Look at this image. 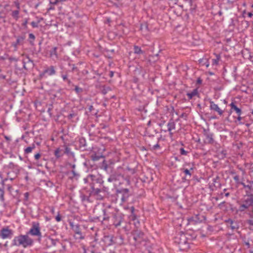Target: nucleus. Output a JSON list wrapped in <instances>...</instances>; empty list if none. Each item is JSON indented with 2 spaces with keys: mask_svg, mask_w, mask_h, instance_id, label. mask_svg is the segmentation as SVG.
I'll use <instances>...</instances> for the list:
<instances>
[{
  "mask_svg": "<svg viewBox=\"0 0 253 253\" xmlns=\"http://www.w3.org/2000/svg\"><path fill=\"white\" fill-rule=\"evenodd\" d=\"M27 234L32 236H36L39 237L40 240L42 238V233L40 231V224L38 222H33L32 226Z\"/></svg>",
  "mask_w": 253,
  "mask_h": 253,
  "instance_id": "nucleus-7",
  "label": "nucleus"
},
{
  "mask_svg": "<svg viewBox=\"0 0 253 253\" xmlns=\"http://www.w3.org/2000/svg\"><path fill=\"white\" fill-rule=\"evenodd\" d=\"M212 64L213 65H217L218 64V59H213L212 60Z\"/></svg>",
  "mask_w": 253,
  "mask_h": 253,
  "instance_id": "nucleus-53",
  "label": "nucleus"
},
{
  "mask_svg": "<svg viewBox=\"0 0 253 253\" xmlns=\"http://www.w3.org/2000/svg\"><path fill=\"white\" fill-rule=\"evenodd\" d=\"M3 185H5L7 189V190L10 192V193H11L12 192V186L9 184H6L5 183V184H4Z\"/></svg>",
  "mask_w": 253,
  "mask_h": 253,
  "instance_id": "nucleus-45",
  "label": "nucleus"
},
{
  "mask_svg": "<svg viewBox=\"0 0 253 253\" xmlns=\"http://www.w3.org/2000/svg\"><path fill=\"white\" fill-rule=\"evenodd\" d=\"M36 148L35 144H32L30 146L28 147L24 150L25 154H29L31 153L33 150Z\"/></svg>",
  "mask_w": 253,
  "mask_h": 253,
  "instance_id": "nucleus-32",
  "label": "nucleus"
},
{
  "mask_svg": "<svg viewBox=\"0 0 253 253\" xmlns=\"http://www.w3.org/2000/svg\"><path fill=\"white\" fill-rule=\"evenodd\" d=\"M113 180H114V178L111 177L108 178V181H109V182H112L113 181Z\"/></svg>",
  "mask_w": 253,
  "mask_h": 253,
  "instance_id": "nucleus-64",
  "label": "nucleus"
},
{
  "mask_svg": "<svg viewBox=\"0 0 253 253\" xmlns=\"http://www.w3.org/2000/svg\"><path fill=\"white\" fill-rule=\"evenodd\" d=\"M198 94V91L197 88L194 89L191 92H188L186 94L189 100L192 99L194 96H195Z\"/></svg>",
  "mask_w": 253,
  "mask_h": 253,
  "instance_id": "nucleus-26",
  "label": "nucleus"
},
{
  "mask_svg": "<svg viewBox=\"0 0 253 253\" xmlns=\"http://www.w3.org/2000/svg\"><path fill=\"white\" fill-rule=\"evenodd\" d=\"M210 106L211 110L216 112L220 116L222 115L223 111L218 107V106L215 104L213 101H210Z\"/></svg>",
  "mask_w": 253,
  "mask_h": 253,
  "instance_id": "nucleus-13",
  "label": "nucleus"
},
{
  "mask_svg": "<svg viewBox=\"0 0 253 253\" xmlns=\"http://www.w3.org/2000/svg\"><path fill=\"white\" fill-rule=\"evenodd\" d=\"M64 147H65V150L63 152V153L66 154L67 155H70L72 153L71 151V149L69 147L65 145Z\"/></svg>",
  "mask_w": 253,
  "mask_h": 253,
  "instance_id": "nucleus-36",
  "label": "nucleus"
},
{
  "mask_svg": "<svg viewBox=\"0 0 253 253\" xmlns=\"http://www.w3.org/2000/svg\"><path fill=\"white\" fill-rule=\"evenodd\" d=\"M91 189V193L92 194L98 195L101 192V189L100 188L97 187L95 188V186H93V187H90Z\"/></svg>",
  "mask_w": 253,
  "mask_h": 253,
  "instance_id": "nucleus-33",
  "label": "nucleus"
},
{
  "mask_svg": "<svg viewBox=\"0 0 253 253\" xmlns=\"http://www.w3.org/2000/svg\"><path fill=\"white\" fill-rule=\"evenodd\" d=\"M225 222L232 230L237 229L239 228L238 223L231 218H228V219L225 220Z\"/></svg>",
  "mask_w": 253,
  "mask_h": 253,
  "instance_id": "nucleus-14",
  "label": "nucleus"
},
{
  "mask_svg": "<svg viewBox=\"0 0 253 253\" xmlns=\"http://www.w3.org/2000/svg\"><path fill=\"white\" fill-rule=\"evenodd\" d=\"M55 9L54 5H50V6L48 8L47 10H53Z\"/></svg>",
  "mask_w": 253,
  "mask_h": 253,
  "instance_id": "nucleus-55",
  "label": "nucleus"
},
{
  "mask_svg": "<svg viewBox=\"0 0 253 253\" xmlns=\"http://www.w3.org/2000/svg\"><path fill=\"white\" fill-rule=\"evenodd\" d=\"M4 191L0 188V201L1 202H3L4 201Z\"/></svg>",
  "mask_w": 253,
  "mask_h": 253,
  "instance_id": "nucleus-37",
  "label": "nucleus"
},
{
  "mask_svg": "<svg viewBox=\"0 0 253 253\" xmlns=\"http://www.w3.org/2000/svg\"><path fill=\"white\" fill-rule=\"evenodd\" d=\"M168 131L170 132L175 128V124L172 120H170L167 124Z\"/></svg>",
  "mask_w": 253,
  "mask_h": 253,
  "instance_id": "nucleus-22",
  "label": "nucleus"
},
{
  "mask_svg": "<svg viewBox=\"0 0 253 253\" xmlns=\"http://www.w3.org/2000/svg\"><path fill=\"white\" fill-rule=\"evenodd\" d=\"M75 116V114L73 113V114H70L68 116V118L69 119H71L72 118H73Z\"/></svg>",
  "mask_w": 253,
  "mask_h": 253,
  "instance_id": "nucleus-56",
  "label": "nucleus"
},
{
  "mask_svg": "<svg viewBox=\"0 0 253 253\" xmlns=\"http://www.w3.org/2000/svg\"><path fill=\"white\" fill-rule=\"evenodd\" d=\"M54 154L56 159H58L61 157L64 153L63 150L61 149L60 148H58L54 151Z\"/></svg>",
  "mask_w": 253,
  "mask_h": 253,
  "instance_id": "nucleus-25",
  "label": "nucleus"
},
{
  "mask_svg": "<svg viewBox=\"0 0 253 253\" xmlns=\"http://www.w3.org/2000/svg\"><path fill=\"white\" fill-rule=\"evenodd\" d=\"M61 77H62L63 80L64 81H67V82L68 84H71V81L70 80L68 79V76H67V75H62Z\"/></svg>",
  "mask_w": 253,
  "mask_h": 253,
  "instance_id": "nucleus-38",
  "label": "nucleus"
},
{
  "mask_svg": "<svg viewBox=\"0 0 253 253\" xmlns=\"http://www.w3.org/2000/svg\"><path fill=\"white\" fill-rule=\"evenodd\" d=\"M174 242L179 245V248L181 250H185L189 248L186 235L183 233H179L174 238Z\"/></svg>",
  "mask_w": 253,
  "mask_h": 253,
  "instance_id": "nucleus-4",
  "label": "nucleus"
},
{
  "mask_svg": "<svg viewBox=\"0 0 253 253\" xmlns=\"http://www.w3.org/2000/svg\"><path fill=\"white\" fill-rule=\"evenodd\" d=\"M118 193L122 194L121 201L123 202H125L129 197V190L127 188L122 189L117 191Z\"/></svg>",
  "mask_w": 253,
  "mask_h": 253,
  "instance_id": "nucleus-12",
  "label": "nucleus"
},
{
  "mask_svg": "<svg viewBox=\"0 0 253 253\" xmlns=\"http://www.w3.org/2000/svg\"><path fill=\"white\" fill-rule=\"evenodd\" d=\"M204 135L205 137V139L204 140V143L205 144H213L214 140L213 139V133L210 132L209 130L204 129Z\"/></svg>",
  "mask_w": 253,
  "mask_h": 253,
  "instance_id": "nucleus-10",
  "label": "nucleus"
},
{
  "mask_svg": "<svg viewBox=\"0 0 253 253\" xmlns=\"http://www.w3.org/2000/svg\"><path fill=\"white\" fill-rule=\"evenodd\" d=\"M231 173L234 174V175L233 176V178L237 186H238L239 185H241V183H243V181L240 180L239 176L238 175L235 174V173L234 172H232Z\"/></svg>",
  "mask_w": 253,
  "mask_h": 253,
  "instance_id": "nucleus-27",
  "label": "nucleus"
},
{
  "mask_svg": "<svg viewBox=\"0 0 253 253\" xmlns=\"http://www.w3.org/2000/svg\"><path fill=\"white\" fill-rule=\"evenodd\" d=\"M94 218L99 221H108L110 216L107 210L104 209L95 208L93 211Z\"/></svg>",
  "mask_w": 253,
  "mask_h": 253,
  "instance_id": "nucleus-3",
  "label": "nucleus"
},
{
  "mask_svg": "<svg viewBox=\"0 0 253 253\" xmlns=\"http://www.w3.org/2000/svg\"><path fill=\"white\" fill-rule=\"evenodd\" d=\"M202 82V80L200 78H198L197 80V84H201Z\"/></svg>",
  "mask_w": 253,
  "mask_h": 253,
  "instance_id": "nucleus-58",
  "label": "nucleus"
},
{
  "mask_svg": "<svg viewBox=\"0 0 253 253\" xmlns=\"http://www.w3.org/2000/svg\"><path fill=\"white\" fill-rule=\"evenodd\" d=\"M15 4L16 5L17 9L19 10L20 9V4H19V3L18 2H15Z\"/></svg>",
  "mask_w": 253,
  "mask_h": 253,
  "instance_id": "nucleus-59",
  "label": "nucleus"
},
{
  "mask_svg": "<svg viewBox=\"0 0 253 253\" xmlns=\"http://www.w3.org/2000/svg\"><path fill=\"white\" fill-rule=\"evenodd\" d=\"M99 158H100L99 156H96V155H94V156H92V159L94 161L98 160L99 159Z\"/></svg>",
  "mask_w": 253,
  "mask_h": 253,
  "instance_id": "nucleus-50",
  "label": "nucleus"
},
{
  "mask_svg": "<svg viewBox=\"0 0 253 253\" xmlns=\"http://www.w3.org/2000/svg\"><path fill=\"white\" fill-rule=\"evenodd\" d=\"M15 37L16 38V41L11 43V46L13 47V50L16 51L19 46L24 44L26 39V35L25 34H23L21 35L15 36Z\"/></svg>",
  "mask_w": 253,
  "mask_h": 253,
  "instance_id": "nucleus-8",
  "label": "nucleus"
},
{
  "mask_svg": "<svg viewBox=\"0 0 253 253\" xmlns=\"http://www.w3.org/2000/svg\"><path fill=\"white\" fill-rule=\"evenodd\" d=\"M140 30L143 33L148 32L149 31L148 24L147 23L142 24L140 27Z\"/></svg>",
  "mask_w": 253,
  "mask_h": 253,
  "instance_id": "nucleus-34",
  "label": "nucleus"
},
{
  "mask_svg": "<svg viewBox=\"0 0 253 253\" xmlns=\"http://www.w3.org/2000/svg\"><path fill=\"white\" fill-rule=\"evenodd\" d=\"M46 245L48 247L55 246L57 243H60L59 241L57 239H53L50 237H47L45 240Z\"/></svg>",
  "mask_w": 253,
  "mask_h": 253,
  "instance_id": "nucleus-17",
  "label": "nucleus"
},
{
  "mask_svg": "<svg viewBox=\"0 0 253 253\" xmlns=\"http://www.w3.org/2000/svg\"><path fill=\"white\" fill-rule=\"evenodd\" d=\"M93 110V107L92 105H90L88 107V110L89 112H91Z\"/></svg>",
  "mask_w": 253,
  "mask_h": 253,
  "instance_id": "nucleus-60",
  "label": "nucleus"
},
{
  "mask_svg": "<svg viewBox=\"0 0 253 253\" xmlns=\"http://www.w3.org/2000/svg\"><path fill=\"white\" fill-rule=\"evenodd\" d=\"M72 173L73 174V177L76 178L77 179L80 176V174L76 172L74 170H72Z\"/></svg>",
  "mask_w": 253,
  "mask_h": 253,
  "instance_id": "nucleus-42",
  "label": "nucleus"
},
{
  "mask_svg": "<svg viewBox=\"0 0 253 253\" xmlns=\"http://www.w3.org/2000/svg\"><path fill=\"white\" fill-rule=\"evenodd\" d=\"M56 74V71L55 67L53 66H50V67L46 68L42 73L40 74L41 77L44 76L45 74L48 76H53Z\"/></svg>",
  "mask_w": 253,
  "mask_h": 253,
  "instance_id": "nucleus-11",
  "label": "nucleus"
},
{
  "mask_svg": "<svg viewBox=\"0 0 253 253\" xmlns=\"http://www.w3.org/2000/svg\"><path fill=\"white\" fill-rule=\"evenodd\" d=\"M40 21L38 22H35L33 21L31 23V24L33 28H37L38 27V24Z\"/></svg>",
  "mask_w": 253,
  "mask_h": 253,
  "instance_id": "nucleus-46",
  "label": "nucleus"
},
{
  "mask_svg": "<svg viewBox=\"0 0 253 253\" xmlns=\"http://www.w3.org/2000/svg\"><path fill=\"white\" fill-rule=\"evenodd\" d=\"M247 182L248 184H246L243 182L241 185L243 186L244 188L246 189V191L248 190L250 193L251 191H253V181L247 180Z\"/></svg>",
  "mask_w": 253,
  "mask_h": 253,
  "instance_id": "nucleus-18",
  "label": "nucleus"
},
{
  "mask_svg": "<svg viewBox=\"0 0 253 253\" xmlns=\"http://www.w3.org/2000/svg\"><path fill=\"white\" fill-rule=\"evenodd\" d=\"M179 151L181 155L186 156L188 153L187 151H185L183 148H180Z\"/></svg>",
  "mask_w": 253,
  "mask_h": 253,
  "instance_id": "nucleus-41",
  "label": "nucleus"
},
{
  "mask_svg": "<svg viewBox=\"0 0 253 253\" xmlns=\"http://www.w3.org/2000/svg\"><path fill=\"white\" fill-rule=\"evenodd\" d=\"M114 76V72L113 71H110V73H109V76L110 77H113Z\"/></svg>",
  "mask_w": 253,
  "mask_h": 253,
  "instance_id": "nucleus-63",
  "label": "nucleus"
},
{
  "mask_svg": "<svg viewBox=\"0 0 253 253\" xmlns=\"http://www.w3.org/2000/svg\"><path fill=\"white\" fill-rule=\"evenodd\" d=\"M50 55L51 57H53V56H55L56 57H57V47H53L50 51Z\"/></svg>",
  "mask_w": 253,
  "mask_h": 253,
  "instance_id": "nucleus-35",
  "label": "nucleus"
},
{
  "mask_svg": "<svg viewBox=\"0 0 253 253\" xmlns=\"http://www.w3.org/2000/svg\"><path fill=\"white\" fill-rule=\"evenodd\" d=\"M13 235V231L8 227H4L0 230V237L2 239H11Z\"/></svg>",
  "mask_w": 253,
  "mask_h": 253,
  "instance_id": "nucleus-9",
  "label": "nucleus"
},
{
  "mask_svg": "<svg viewBox=\"0 0 253 253\" xmlns=\"http://www.w3.org/2000/svg\"><path fill=\"white\" fill-rule=\"evenodd\" d=\"M24 196H25V198L26 199H28V197H29V193L28 192H26L24 194Z\"/></svg>",
  "mask_w": 253,
  "mask_h": 253,
  "instance_id": "nucleus-62",
  "label": "nucleus"
},
{
  "mask_svg": "<svg viewBox=\"0 0 253 253\" xmlns=\"http://www.w3.org/2000/svg\"><path fill=\"white\" fill-rule=\"evenodd\" d=\"M73 229L77 235V238L80 239H83L84 238V236L82 235V233L78 225H76L75 228H73Z\"/></svg>",
  "mask_w": 253,
  "mask_h": 253,
  "instance_id": "nucleus-20",
  "label": "nucleus"
},
{
  "mask_svg": "<svg viewBox=\"0 0 253 253\" xmlns=\"http://www.w3.org/2000/svg\"><path fill=\"white\" fill-rule=\"evenodd\" d=\"M116 237L113 236H107L104 237V241L108 246H110L117 243Z\"/></svg>",
  "mask_w": 253,
  "mask_h": 253,
  "instance_id": "nucleus-16",
  "label": "nucleus"
},
{
  "mask_svg": "<svg viewBox=\"0 0 253 253\" xmlns=\"http://www.w3.org/2000/svg\"><path fill=\"white\" fill-rule=\"evenodd\" d=\"M134 53L137 54H143L144 52L142 51L140 47L137 45L134 46Z\"/></svg>",
  "mask_w": 253,
  "mask_h": 253,
  "instance_id": "nucleus-31",
  "label": "nucleus"
},
{
  "mask_svg": "<svg viewBox=\"0 0 253 253\" xmlns=\"http://www.w3.org/2000/svg\"><path fill=\"white\" fill-rule=\"evenodd\" d=\"M213 186L216 188H220L221 187L220 178L219 176H217L216 177L213 179Z\"/></svg>",
  "mask_w": 253,
  "mask_h": 253,
  "instance_id": "nucleus-24",
  "label": "nucleus"
},
{
  "mask_svg": "<svg viewBox=\"0 0 253 253\" xmlns=\"http://www.w3.org/2000/svg\"><path fill=\"white\" fill-rule=\"evenodd\" d=\"M33 244V240L29 237L28 234L20 235L14 238L12 241V245L16 246H22L26 248L31 246Z\"/></svg>",
  "mask_w": 253,
  "mask_h": 253,
  "instance_id": "nucleus-2",
  "label": "nucleus"
},
{
  "mask_svg": "<svg viewBox=\"0 0 253 253\" xmlns=\"http://www.w3.org/2000/svg\"><path fill=\"white\" fill-rule=\"evenodd\" d=\"M193 169L194 168H191L190 169H183L182 170H183V172L184 173L185 175V179H186V178L187 177H188L189 178H190L191 175H192V173L191 172V171H193Z\"/></svg>",
  "mask_w": 253,
  "mask_h": 253,
  "instance_id": "nucleus-29",
  "label": "nucleus"
},
{
  "mask_svg": "<svg viewBox=\"0 0 253 253\" xmlns=\"http://www.w3.org/2000/svg\"><path fill=\"white\" fill-rule=\"evenodd\" d=\"M111 214L114 226L116 227L121 226V223L124 220L123 214L116 210H114V211L111 212Z\"/></svg>",
  "mask_w": 253,
  "mask_h": 253,
  "instance_id": "nucleus-6",
  "label": "nucleus"
},
{
  "mask_svg": "<svg viewBox=\"0 0 253 253\" xmlns=\"http://www.w3.org/2000/svg\"><path fill=\"white\" fill-rule=\"evenodd\" d=\"M28 22V19L25 18L23 20V22L22 24V25L25 28H26L27 27V23Z\"/></svg>",
  "mask_w": 253,
  "mask_h": 253,
  "instance_id": "nucleus-43",
  "label": "nucleus"
},
{
  "mask_svg": "<svg viewBox=\"0 0 253 253\" xmlns=\"http://www.w3.org/2000/svg\"><path fill=\"white\" fill-rule=\"evenodd\" d=\"M230 106L231 107V110L235 111L238 116H241L242 114V110L240 108H238L234 102H232Z\"/></svg>",
  "mask_w": 253,
  "mask_h": 253,
  "instance_id": "nucleus-19",
  "label": "nucleus"
},
{
  "mask_svg": "<svg viewBox=\"0 0 253 253\" xmlns=\"http://www.w3.org/2000/svg\"><path fill=\"white\" fill-rule=\"evenodd\" d=\"M84 183H89L90 187L95 186L96 184H98L99 187L103 183L102 178L98 175L89 174L86 178L84 179Z\"/></svg>",
  "mask_w": 253,
  "mask_h": 253,
  "instance_id": "nucleus-5",
  "label": "nucleus"
},
{
  "mask_svg": "<svg viewBox=\"0 0 253 253\" xmlns=\"http://www.w3.org/2000/svg\"><path fill=\"white\" fill-rule=\"evenodd\" d=\"M85 140L84 138H82L80 139V142L81 144L83 145V146H85V144L84 143L85 142Z\"/></svg>",
  "mask_w": 253,
  "mask_h": 253,
  "instance_id": "nucleus-51",
  "label": "nucleus"
},
{
  "mask_svg": "<svg viewBox=\"0 0 253 253\" xmlns=\"http://www.w3.org/2000/svg\"><path fill=\"white\" fill-rule=\"evenodd\" d=\"M246 194L238 202L239 208L238 211L240 212H244L248 210L250 207H253V194L246 191Z\"/></svg>",
  "mask_w": 253,
  "mask_h": 253,
  "instance_id": "nucleus-1",
  "label": "nucleus"
},
{
  "mask_svg": "<svg viewBox=\"0 0 253 253\" xmlns=\"http://www.w3.org/2000/svg\"><path fill=\"white\" fill-rule=\"evenodd\" d=\"M35 39H36V37L33 34L30 33L29 34L28 42L31 45H32V46L34 45V44H35L34 42H35Z\"/></svg>",
  "mask_w": 253,
  "mask_h": 253,
  "instance_id": "nucleus-28",
  "label": "nucleus"
},
{
  "mask_svg": "<svg viewBox=\"0 0 253 253\" xmlns=\"http://www.w3.org/2000/svg\"><path fill=\"white\" fill-rule=\"evenodd\" d=\"M23 68L26 70L29 68L33 67L34 65L32 60L28 56H27L25 59L23 60Z\"/></svg>",
  "mask_w": 253,
  "mask_h": 253,
  "instance_id": "nucleus-15",
  "label": "nucleus"
},
{
  "mask_svg": "<svg viewBox=\"0 0 253 253\" xmlns=\"http://www.w3.org/2000/svg\"><path fill=\"white\" fill-rule=\"evenodd\" d=\"M75 91L77 94H79L80 93L83 91V89L82 88L79 87L78 86H76L75 88Z\"/></svg>",
  "mask_w": 253,
  "mask_h": 253,
  "instance_id": "nucleus-40",
  "label": "nucleus"
},
{
  "mask_svg": "<svg viewBox=\"0 0 253 253\" xmlns=\"http://www.w3.org/2000/svg\"><path fill=\"white\" fill-rule=\"evenodd\" d=\"M4 138L7 141H9L11 140V139L9 137L6 136V135H5L4 136Z\"/></svg>",
  "mask_w": 253,
  "mask_h": 253,
  "instance_id": "nucleus-61",
  "label": "nucleus"
},
{
  "mask_svg": "<svg viewBox=\"0 0 253 253\" xmlns=\"http://www.w3.org/2000/svg\"><path fill=\"white\" fill-rule=\"evenodd\" d=\"M56 220L57 222H59L61 220V218L59 214H58L55 217Z\"/></svg>",
  "mask_w": 253,
  "mask_h": 253,
  "instance_id": "nucleus-52",
  "label": "nucleus"
},
{
  "mask_svg": "<svg viewBox=\"0 0 253 253\" xmlns=\"http://www.w3.org/2000/svg\"><path fill=\"white\" fill-rule=\"evenodd\" d=\"M160 147V146L159 144L158 143H157L156 144L154 145L153 146L152 149H153V150H155L159 149Z\"/></svg>",
  "mask_w": 253,
  "mask_h": 253,
  "instance_id": "nucleus-48",
  "label": "nucleus"
},
{
  "mask_svg": "<svg viewBox=\"0 0 253 253\" xmlns=\"http://www.w3.org/2000/svg\"><path fill=\"white\" fill-rule=\"evenodd\" d=\"M248 214L250 217H253V207L252 208V210Z\"/></svg>",
  "mask_w": 253,
  "mask_h": 253,
  "instance_id": "nucleus-57",
  "label": "nucleus"
},
{
  "mask_svg": "<svg viewBox=\"0 0 253 253\" xmlns=\"http://www.w3.org/2000/svg\"><path fill=\"white\" fill-rule=\"evenodd\" d=\"M188 221L189 223H191L193 224H196L198 222H200L201 221H200L198 216L197 215H196L195 216H193V217H191V218H189Z\"/></svg>",
  "mask_w": 253,
  "mask_h": 253,
  "instance_id": "nucleus-30",
  "label": "nucleus"
},
{
  "mask_svg": "<svg viewBox=\"0 0 253 253\" xmlns=\"http://www.w3.org/2000/svg\"><path fill=\"white\" fill-rule=\"evenodd\" d=\"M102 169L107 171L108 169V165L105 161H103L102 165Z\"/></svg>",
  "mask_w": 253,
  "mask_h": 253,
  "instance_id": "nucleus-44",
  "label": "nucleus"
},
{
  "mask_svg": "<svg viewBox=\"0 0 253 253\" xmlns=\"http://www.w3.org/2000/svg\"><path fill=\"white\" fill-rule=\"evenodd\" d=\"M5 59H7L10 62H17L18 61V59L15 57H7V58H5Z\"/></svg>",
  "mask_w": 253,
  "mask_h": 253,
  "instance_id": "nucleus-39",
  "label": "nucleus"
},
{
  "mask_svg": "<svg viewBox=\"0 0 253 253\" xmlns=\"http://www.w3.org/2000/svg\"><path fill=\"white\" fill-rule=\"evenodd\" d=\"M41 156V154L37 153V154L35 155L34 157H35V159L36 160H39Z\"/></svg>",
  "mask_w": 253,
  "mask_h": 253,
  "instance_id": "nucleus-49",
  "label": "nucleus"
},
{
  "mask_svg": "<svg viewBox=\"0 0 253 253\" xmlns=\"http://www.w3.org/2000/svg\"><path fill=\"white\" fill-rule=\"evenodd\" d=\"M58 3V0H49V4L50 5H56Z\"/></svg>",
  "mask_w": 253,
  "mask_h": 253,
  "instance_id": "nucleus-47",
  "label": "nucleus"
},
{
  "mask_svg": "<svg viewBox=\"0 0 253 253\" xmlns=\"http://www.w3.org/2000/svg\"><path fill=\"white\" fill-rule=\"evenodd\" d=\"M16 175L13 172V175H11L10 172L7 173V177L2 180L1 183L2 185L5 184V183L8 180H10L12 181L16 178Z\"/></svg>",
  "mask_w": 253,
  "mask_h": 253,
  "instance_id": "nucleus-21",
  "label": "nucleus"
},
{
  "mask_svg": "<svg viewBox=\"0 0 253 253\" xmlns=\"http://www.w3.org/2000/svg\"><path fill=\"white\" fill-rule=\"evenodd\" d=\"M20 11L18 9L13 10L11 12V15L13 19L17 21L19 18Z\"/></svg>",
  "mask_w": 253,
  "mask_h": 253,
  "instance_id": "nucleus-23",
  "label": "nucleus"
},
{
  "mask_svg": "<svg viewBox=\"0 0 253 253\" xmlns=\"http://www.w3.org/2000/svg\"><path fill=\"white\" fill-rule=\"evenodd\" d=\"M247 223L249 225L253 226V220L252 219H249L247 220Z\"/></svg>",
  "mask_w": 253,
  "mask_h": 253,
  "instance_id": "nucleus-54",
  "label": "nucleus"
}]
</instances>
